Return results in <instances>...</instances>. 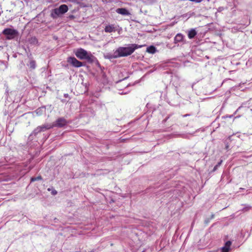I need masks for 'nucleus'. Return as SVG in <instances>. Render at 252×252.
<instances>
[{
    "label": "nucleus",
    "mask_w": 252,
    "mask_h": 252,
    "mask_svg": "<svg viewBox=\"0 0 252 252\" xmlns=\"http://www.w3.org/2000/svg\"><path fill=\"white\" fill-rule=\"evenodd\" d=\"M197 32L194 29H191L189 32L188 37L189 39H192L196 35Z\"/></svg>",
    "instance_id": "nucleus-12"
},
{
    "label": "nucleus",
    "mask_w": 252,
    "mask_h": 252,
    "mask_svg": "<svg viewBox=\"0 0 252 252\" xmlns=\"http://www.w3.org/2000/svg\"><path fill=\"white\" fill-rule=\"evenodd\" d=\"M116 31V27L114 25H109L106 26L104 28V31L106 32L110 33L115 32Z\"/></svg>",
    "instance_id": "nucleus-10"
},
{
    "label": "nucleus",
    "mask_w": 252,
    "mask_h": 252,
    "mask_svg": "<svg viewBox=\"0 0 252 252\" xmlns=\"http://www.w3.org/2000/svg\"><path fill=\"white\" fill-rule=\"evenodd\" d=\"M42 179V177L41 176H38L36 177H32L31 179V181L32 182H34L35 181H37V180H40Z\"/></svg>",
    "instance_id": "nucleus-15"
},
{
    "label": "nucleus",
    "mask_w": 252,
    "mask_h": 252,
    "mask_svg": "<svg viewBox=\"0 0 252 252\" xmlns=\"http://www.w3.org/2000/svg\"><path fill=\"white\" fill-rule=\"evenodd\" d=\"M2 33L4 35L7 36V39H13L17 35L18 32L16 30L10 28H6L2 31Z\"/></svg>",
    "instance_id": "nucleus-3"
},
{
    "label": "nucleus",
    "mask_w": 252,
    "mask_h": 252,
    "mask_svg": "<svg viewBox=\"0 0 252 252\" xmlns=\"http://www.w3.org/2000/svg\"><path fill=\"white\" fill-rule=\"evenodd\" d=\"M117 13L121 14L122 15H129L130 13L129 11L125 8H119L116 10Z\"/></svg>",
    "instance_id": "nucleus-9"
},
{
    "label": "nucleus",
    "mask_w": 252,
    "mask_h": 252,
    "mask_svg": "<svg viewBox=\"0 0 252 252\" xmlns=\"http://www.w3.org/2000/svg\"><path fill=\"white\" fill-rule=\"evenodd\" d=\"M30 68H32V69H34L36 67L35 61L34 60H31L30 62Z\"/></svg>",
    "instance_id": "nucleus-14"
},
{
    "label": "nucleus",
    "mask_w": 252,
    "mask_h": 252,
    "mask_svg": "<svg viewBox=\"0 0 252 252\" xmlns=\"http://www.w3.org/2000/svg\"><path fill=\"white\" fill-rule=\"evenodd\" d=\"M67 62L75 67H80L85 66V63L77 60L75 57H69L67 59Z\"/></svg>",
    "instance_id": "nucleus-4"
},
{
    "label": "nucleus",
    "mask_w": 252,
    "mask_h": 252,
    "mask_svg": "<svg viewBox=\"0 0 252 252\" xmlns=\"http://www.w3.org/2000/svg\"><path fill=\"white\" fill-rule=\"evenodd\" d=\"M67 124V120L64 118L61 117L57 119V120L52 124V126L53 127H63L66 126Z\"/></svg>",
    "instance_id": "nucleus-5"
},
{
    "label": "nucleus",
    "mask_w": 252,
    "mask_h": 252,
    "mask_svg": "<svg viewBox=\"0 0 252 252\" xmlns=\"http://www.w3.org/2000/svg\"><path fill=\"white\" fill-rule=\"evenodd\" d=\"M184 36L181 33H178L174 37V43H177L182 42L184 39Z\"/></svg>",
    "instance_id": "nucleus-11"
},
{
    "label": "nucleus",
    "mask_w": 252,
    "mask_h": 252,
    "mask_svg": "<svg viewBox=\"0 0 252 252\" xmlns=\"http://www.w3.org/2000/svg\"><path fill=\"white\" fill-rule=\"evenodd\" d=\"M48 190H49V191L50 190V189H48Z\"/></svg>",
    "instance_id": "nucleus-21"
},
{
    "label": "nucleus",
    "mask_w": 252,
    "mask_h": 252,
    "mask_svg": "<svg viewBox=\"0 0 252 252\" xmlns=\"http://www.w3.org/2000/svg\"><path fill=\"white\" fill-rule=\"evenodd\" d=\"M31 42L32 43H33V44H37L38 43V40L37 39L34 37H32L31 39Z\"/></svg>",
    "instance_id": "nucleus-16"
},
{
    "label": "nucleus",
    "mask_w": 252,
    "mask_h": 252,
    "mask_svg": "<svg viewBox=\"0 0 252 252\" xmlns=\"http://www.w3.org/2000/svg\"><path fill=\"white\" fill-rule=\"evenodd\" d=\"M51 193L52 195H55L57 194V191L55 189H53Z\"/></svg>",
    "instance_id": "nucleus-19"
},
{
    "label": "nucleus",
    "mask_w": 252,
    "mask_h": 252,
    "mask_svg": "<svg viewBox=\"0 0 252 252\" xmlns=\"http://www.w3.org/2000/svg\"><path fill=\"white\" fill-rule=\"evenodd\" d=\"M221 162H222V160H220V161H219L218 163V164L215 166L213 171H215L217 169L218 167L221 164Z\"/></svg>",
    "instance_id": "nucleus-17"
},
{
    "label": "nucleus",
    "mask_w": 252,
    "mask_h": 252,
    "mask_svg": "<svg viewBox=\"0 0 252 252\" xmlns=\"http://www.w3.org/2000/svg\"><path fill=\"white\" fill-rule=\"evenodd\" d=\"M228 146H226V149H227V148H228Z\"/></svg>",
    "instance_id": "nucleus-20"
},
{
    "label": "nucleus",
    "mask_w": 252,
    "mask_h": 252,
    "mask_svg": "<svg viewBox=\"0 0 252 252\" xmlns=\"http://www.w3.org/2000/svg\"><path fill=\"white\" fill-rule=\"evenodd\" d=\"M147 52L154 54L156 52V48L154 46H151L147 48Z\"/></svg>",
    "instance_id": "nucleus-13"
},
{
    "label": "nucleus",
    "mask_w": 252,
    "mask_h": 252,
    "mask_svg": "<svg viewBox=\"0 0 252 252\" xmlns=\"http://www.w3.org/2000/svg\"><path fill=\"white\" fill-rule=\"evenodd\" d=\"M143 45L136 44H129L128 47H120L115 52L117 54L114 56L115 58L121 57H127L131 55L136 49L142 47Z\"/></svg>",
    "instance_id": "nucleus-1"
},
{
    "label": "nucleus",
    "mask_w": 252,
    "mask_h": 252,
    "mask_svg": "<svg viewBox=\"0 0 252 252\" xmlns=\"http://www.w3.org/2000/svg\"><path fill=\"white\" fill-rule=\"evenodd\" d=\"M75 56L77 58L80 60H90V57L89 56L88 52L83 48L78 49L75 52Z\"/></svg>",
    "instance_id": "nucleus-2"
},
{
    "label": "nucleus",
    "mask_w": 252,
    "mask_h": 252,
    "mask_svg": "<svg viewBox=\"0 0 252 252\" xmlns=\"http://www.w3.org/2000/svg\"><path fill=\"white\" fill-rule=\"evenodd\" d=\"M68 7L65 4L61 5L58 8L54 9V13L57 15L61 14H64L68 11Z\"/></svg>",
    "instance_id": "nucleus-6"
},
{
    "label": "nucleus",
    "mask_w": 252,
    "mask_h": 252,
    "mask_svg": "<svg viewBox=\"0 0 252 252\" xmlns=\"http://www.w3.org/2000/svg\"><path fill=\"white\" fill-rule=\"evenodd\" d=\"M51 128H53L52 124H46L37 126L35 129V131H36L37 132H39L47 129H49Z\"/></svg>",
    "instance_id": "nucleus-7"
},
{
    "label": "nucleus",
    "mask_w": 252,
    "mask_h": 252,
    "mask_svg": "<svg viewBox=\"0 0 252 252\" xmlns=\"http://www.w3.org/2000/svg\"><path fill=\"white\" fill-rule=\"evenodd\" d=\"M251 209V207L250 206H247L246 207L244 208L242 210L243 212H246L250 210Z\"/></svg>",
    "instance_id": "nucleus-18"
},
{
    "label": "nucleus",
    "mask_w": 252,
    "mask_h": 252,
    "mask_svg": "<svg viewBox=\"0 0 252 252\" xmlns=\"http://www.w3.org/2000/svg\"><path fill=\"white\" fill-rule=\"evenodd\" d=\"M231 244L232 242L230 241H227L226 242L224 246L221 248V252H229Z\"/></svg>",
    "instance_id": "nucleus-8"
}]
</instances>
